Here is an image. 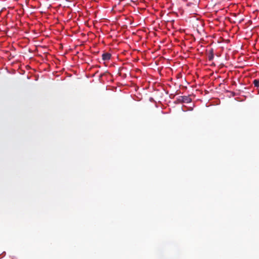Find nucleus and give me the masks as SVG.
Masks as SVG:
<instances>
[{
    "mask_svg": "<svg viewBox=\"0 0 259 259\" xmlns=\"http://www.w3.org/2000/svg\"><path fill=\"white\" fill-rule=\"evenodd\" d=\"M179 101L182 103H189L191 102L192 99L189 96H183L179 97Z\"/></svg>",
    "mask_w": 259,
    "mask_h": 259,
    "instance_id": "1",
    "label": "nucleus"
},
{
    "mask_svg": "<svg viewBox=\"0 0 259 259\" xmlns=\"http://www.w3.org/2000/svg\"><path fill=\"white\" fill-rule=\"evenodd\" d=\"M111 54L108 53H105L102 54V59L105 61L109 60L111 58Z\"/></svg>",
    "mask_w": 259,
    "mask_h": 259,
    "instance_id": "2",
    "label": "nucleus"
},
{
    "mask_svg": "<svg viewBox=\"0 0 259 259\" xmlns=\"http://www.w3.org/2000/svg\"><path fill=\"white\" fill-rule=\"evenodd\" d=\"M253 84L256 88H259V79H254L253 81Z\"/></svg>",
    "mask_w": 259,
    "mask_h": 259,
    "instance_id": "3",
    "label": "nucleus"
},
{
    "mask_svg": "<svg viewBox=\"0 0 259 259\" xmlns=\"http://www.w3.org/2000/svg\"><path fill=\"white\" fill-rule=\"evenodd\" d=\"M208 58L209 60H212L213 58V53H209Z\"/></svg>",
    "mask_w": 259,
    "mask_h": 259,
    "instance_id": "4",
    "label": "nucleus"
},
{
    "mask_svg": "<svg viewBox=\"0 0 259 259\" xmlns=\"http://www.w3.org/2000/svg\"><path fill=\"white\" fill-rule=\"evenodd\" d=\"M210 53H213V50L212 49L210 50Z\"/></svg>",
    "mask_w": 259,
    "mask_h": 259,
    "instance_id": "5",
    "label": "nucleus"
}]
</instances>
